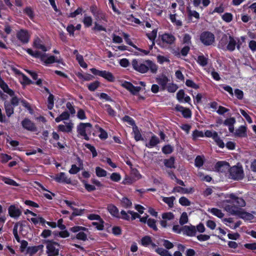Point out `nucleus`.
Segmentation results:
<instances>
[{"label":"nucleus","instance_id":"obj_48","mask_svg":"<svg viewBox=\"0 0 256 256\" xmlns=\"http://www.w3.org/2000/svg\"><path fill=\"white\" fill-rule=\"evenodd\" d=\"M204 164V158L200 156H198L195 158L194 165L197 168H200Z\"/></svg>","mask_w":256,"mask_h":256},{"label":"nucleus","instance_id":"obj_34","mask_svg":"<svg viewBox=\"0 0 256 256\" xmlns=\"http://www.w3.org/2000/svg\"><path fill=\"white\" fill-rule=\"evenodd\" d=\"M152 238L149 236H146L141 239V244L144 246H148L152 243Z\"/></svg>","mask_w":256,"mask_h":256},{"label":"nucleus","instance_id":"obj_18","mask_svg":"<svg viewBox=\"0 0 256 256\" xmlns=\"http://www.w3.org/2000/svg\"><path fill=\"white\" fill-rule=\"evenodd\" d=\"M79 164V166H77L76 164H72L71 168L68 170V172L70 174H75L78 172L80 170L83 168V162L82 160L78 157L77 158Z\"/></svg>","mask_w":256,"mask_h":256},{"label":"nucleus","instance_id":"obj_58","mask_svg":"<svg viewBox=\"0 0 256 256\" xmlns=\"http://www.w3.org/2000/svg\"><path fill=\"white\" fill-rule=\"evenodd\" d=\"M92 30L94 31H104L105 32H106V28L103 26L102 25L100 24L97 22H94V26L92 28Z\"/></svg>","mask_w":256,"mask_h":256},{"label":"nucleus","instance_id":"obj_38","mask_svg":"<svg viewBox=\"0 0 256 256\" xmlns=\"http://www.w3.org/2000/svg\"><path fill=\"white\" fill-rule=\"evenodd\" d=\"M174 150L173 146L169 144L164 146L162 148V152L165 154H172Z\"/></svg>","mask_w":256,"mask_h":256},{"label":"nucleus","instance_id":"obj_61","mask_svg":"<svg viewBox=\"0 0 256 256\" xmlns=\"http://www.w3.org/2000/svg\"><path fill=\"white\" fill-rule=\"evenodd\" d=\"M157 35V29H154L150 33L146 34L148 38L151 41H154Z\"/></svg>","mask_w":256,"mask_h":256},{"label":"nucleus","instance_id":"obj_6","mask_svg":"<svg viewBox=\"0 0 256 256\" xmlns=\"http://www.w3.org/2000/svg\"><path fill=\"white\" fill-rule=\"evenodd\" d=\"M91 72L95 75L101 76L109 82H114L115 81V78L113 74L106 70H100L96 69V68H92L90 69Z\"/></svg>","mask_w":256,"mask_h":256},{"label":"nucleus","instance_id":"obj_15","mask_svg":"<svg viewBox=\"0 0 256 256\" xmlns=\"http://www.w3.org/2000/svg\"><path fill=\"white\" fill-rule=\"evenodd\" d=\"M216 168L218 172L225 173L226 172H229L230 166L228 162L226 161H219L216 163Z\"/></svg>","mask_w":256,"mask_h":256},{"label":"nucleus","instance_id":"obj_64","mask_svg":"<svg viewBox=\"0 0 256 256\" xmlns=\"http://www.w3.org/2000/svg\"><path fill=\"white\" fill-rule=\"evenodd\" d=\"M110 178L113 182H118L121 179V176L119 173L113 172L110 175Z\"/></svg>","mask_w":256,"mask_h":256},{"label":"nucleus","instance_id":"obj_16","mask_svg":"<svg viewBox=\"0 0 256 256\" xmlns=\"http://www.w3.org/2000/svg\"><path fill=\"white\" fill-rule=\"evenodd\" d=\"M183 234L188 236H194L196 233V230L194 226H184L182 227Z\"/></svg>","mask_w":256,"mask_h":256},{"label":"nucleus","instance_id":"obj_25","mask_svg":"<svg viewBox=\"0 0 256 256\" xmlns=\"http://www.w3.org/2000/svg\"><path fill=\"white\" fill-rule=\"evenodd\" d=\"M4 107L6 116L10 118L14 112V107L6 100L4 102Z\"/></svg>","mask_w":256,"mask_h":256},{"label":"nucleus","instance_id":"obj_22","mask_svg":"<svg viewBox=\"0 0 256 256\" xmlns=\"http://www.w3.org/2000/svg\"><path fill=\"white\" fill-rule=\"evenodd\" d=\"M179 192L181 194H192L194 192L193 188H184L180 186H175L172 190V192Z\"/></svg>","mask_w":256,"mask_h":256},{"label":"nucleus","instance_id":"obj_35","mask_svg":"<svg viewBox=\"0 0 256 256\" xmlns=\"http://www.w3.org/2000/svg\"><path fill=\"white\" fill-rule=\"evenodd\" d=\"M133 132L134 133V138L136 141H140L143 140L142 136L137 126L133 128Z\"/></svg>","mask_w":256,"mask_h":256},{"label":"nucleus","instance_id":"obj_49","mask_svg":"<svg viewBox=\"0 0 256 256\" xmlns=\"http://www.w3.org/2000/svg\"><path fill=\"white\" fill-rule=\"evenodd\" d=\"M170 18L171 22L175 25L180 26H182V22L180 20H177L176 19V14H170Z\"/></svg>","mask_w":256,"mask_h":256},{"label":"nucleus","instance_id":"obj_5","mask_svg":"<svg viewBox=\"0 0 256 256\" xmlns=\"http://www.w3.org/2000/svg\"><path fill=\"white\" fill-rule=\"evenodd\" d=\"M230 176L234 180H241L244 177V173L242 166H234L229 170Z\"/></svg>","mask_w":256,"mask_h":256},{"label":"nucleus","instance_id":"obj_27","mask_svg":"<svg viewBox=\"0 0 256 256\" xmlns=\"http://www.w3.org/2000/svg\"><path fill=\"white\" fill-rule=\"evenodd\" d=\"M94 16L96 20H102L104 22H107L106 14L100 9H98V10L96 11V12L94 15Z\"/></svg>","mask_w":256,"mask_h":256},{"label":"nucleus","instance_id":"obj_51","mask_svg":"<svg viewBox=\"0 0 256 256\" xmlns=\"http://www.w3.org/2000/svg\"><path fill=\"white\" fill-rule=\"evenodd\" d=\"M162 217L163 220H170L174 218V216L172 212H166L163 213L162 215Z\"/></svg>","mask_w":256,"mask_h":256},{"label":"nucleus","instance_id":"obj_53","mask_svg":"<svg viewBox=\"0 0 256 256\" xmlns=\"http://www.w3.org/2000/svg\"><path fill=\"white\" fill-rule=\"evenodd\" d=\"M156 252L161 256H172L167 250L161 248H158Z\"/></svg>","mask_w":256,"mask_h":256},{"label":"nucleus","instance_id":"obj_52","mask_svg":"<svg viewBox=\"0 0 256 256\" xmlns=\"http://www.w3.org/2000/svg\"><path fill=\"white\" fill-rule=\"evenodd\" d=\"M84 146L92 152L93 158L98 156L96 150L94 146L90 144H84Z\"/></svg>","mask_w":256,"mask_h":256},{"label":"nucleus","instance_id":"obj_29","mask_svg":"<svg viewBox=\"0 0 256 256\" xmlns=\"http://www.w3.org/2000/svg\"><path fill=\"white\" fill-rule=\"evenodd\" d=\"M175 158L174 156H170V158L164 159V165L168 168H175L174 166Z\"/></svg>","mask_w":256,"mask_h":256},{"label":"nucleus","instance_id":"obj_13","mask_svg":"<svg viewBox=\"0 0 256 256\" xmlns=\"http://www.w3.org/2000/svg\"><path fill=\"white\" fill-rule=\"evenodd\" d=\"M54 180L58 183H64L70 184L72 183L71 179L66 176L65 172H60L55 176Z\"/></svg>","mask_w":256,"mask_h":256},{"label":"nucleus","instance_id":"obj_39","mask_svg":"<svg viewBox=\"0 0 256 256\" xmlns=\"http://www.w3.org/2000/svg\"><path fill=\"white\" fill-rule=\"evenodd\" d=\"M209 211L213 215L218 218H222L224 216V214L222 212V210L217 208H212Z\"/></svg>","mask_w":256,"mask_h":256},{"label":"nucleus","instance_id":"obj_54","mask_svg":"<svg viewBox=\"0 0 256 256\" xmlns=\"http://www.w3.org/2000/svg\"><path fill=\"white\" fill-rule=\"evenodd\" d=\"M188 216L186 212H183L180 218V224L181 225H184L188 222Z\"/></svg>","mask_w":256,"mask_h":256},{"label":"nucleus","instance_id":"obj_3","mask_svg":"<svg viewBox=\"0 0 256 256\" xmlns=\"http://www.w3.org/2000/svg\"><path fill=\"white\" fill-rule=\"evenodd\" d=\"M69 230L74 233L78 232L76 236H72L71 238L72 240L76 238L82 241H86L88 240L86 234L84 232V231L88 230L86 228L76 226L70 228Z\"/></svg>","mask_w":256,"mask_h":256},{"label":"nucleus","instance_id":"obj_36","mask_svg":"<svg viewBox=\"0 0 256 256\" xmlns=\"http://www.w3.org/2000/svg\"><path fill=\"white\" fill-rule=\"evenodd\" d=\"M79 179L84 184V188L88 192H91L96 190L95 186L88 184L86 180H81V178L80 177H79Z\"/></svg>","mask_w":256,"mask_h":256},{"label":"nucleus","instance_id":"obj_63","mask_svg":"<svg viewBox=\"0 0 256 256\" xmlns=\"http://www.w3.org/2000/svg\"><path fill=\"white\" fill-rule=\"evenodd\" d=\"M232 14L230 12H226L222 16V19L226 22H230L232 20Z\"/></svg>","mask_w":256,"mask_h":256},{"label":"nucleus","instance_id":"obj_42","mask_svg":"<svg viewBox=\"0 0 256 256\" xmlns=\"http://www.w3.org/2000/svg\"><path fill=\"white\" fill-rule=\"evenodd\" d=\"M168 81V77L165 76L157 79V82L163 88H166Z\"/></svg>","mask_w":256,"mask_h":256},{"label":"nucleus","instance_id":"obj_43","mask_svg":"<svg viewBox=\"0 0 256 256\" xmlns=\"http://www.w3.org/2000/svg\"><path fill=\"white\" fill-rule=\"evenodd\" d=\"M122 120L123 122H128L130 125L133 126V128L136 127V126L134 120L128 116H124L122 118Z\"/></svg>","mask_w":256,"mask_h":256},{"label":"nucleus","instance_id":"obj_57","mask_svg":"<svg viewBox=\"0 0 256 256\" xmlns=\"http://www.w3.org/2000/svg\"><path fill=\"white\" fill-rule=\"evenodd\" d=\"M72 216H82L85 210L84 209H79L76 208H72Z\"/></svg>","mask_w":256,"mask_h":256},{"label":"nucleus","instance_id":"obj_10","mask_svg":"<svg viewBox=\"0 0 256 256\" xmlns=\"http://www.w3.org/2000/svg\"><path fill=\"white\" fill-rule=\"evenodd\" d=\"M16 37L22 44H26L29 42L30 35L28 30L22 28L17 31Z\"/></svg>","mask_w":256,"mask_h":256},{"label":"nucleus","instance_id":"obj_17","mask_svg":"<svg viewBox=\"0 0 256 256\" xmlns=\"http://www.w3.org/2000/svg\"><path fill=\"white\" fill-rule=\"evenodd\" d=\"M8 212L10 216L13 218H17L22 214L21 210L14 205H11L9 206Z\"/></svg>","mask_w":256,"mask_h":256},{"label":"nucleus","instance_id":"obj_32","mask_svg":"<svg viewBox=\"0 0 256 256\" xmlns=\"http://www.w3.org/2000/svg\"><path fill=\"white\" fill-rule=\"evenodd\" d=\"M82 22L85 28H89L92 26V18L90 16L85 14Z\"/></svg>","mask_w":256,"mask_h":256},{"label":"nucleus","instance_id":"obj_11","mask_svg":"<svg viewBox=\"0 0 256 256\" xmlns=\"http://www.w3.org/2000/svg\"><path fill=\"white\" fill-rule=\"evenodd\" d=\"M122 86L128 90L132 95L136 96L140 91L142 90L140 86H134L130 82L124 81Z\"/></svg>","mask_w":256,"mask_h":256},{"label":"nucleus","instance_id":"obj_12","mask_svg":"<svg viewBox=\"0 0 256 256\" xmlns=\"http://www.w3.org/2000/svg\"><path fill=\"white\" fill-rule=\"evenodd\" d=\"M22 128L30 132H36L37 128L35 124L28 118H24L21 122Z\"/></svg>","mask_w":256,"mask_h":256},{"label":"nucleus","instance_id":"obj_37","mask_svg":"<svg viewBox=\"0 0 256 256\" xmlns=\"http://www.w3.org/2000/svg\"><path fill=\"white\" fill-rule=\"evenodd\" d=\"M186 10L188 12V16L189 18L194 17L196 19L200 18V14L196 10H192L189 7H187Z\"/></svg>","mask_w":256,"mask_h":256},{"label":"nucleus","instance_id":"obj_23","mask_svg":"<svg viewBox=\"0 0 256 256\" xmlns=\"http://www.w3.org/2000/svg\"><path fill=\"white\" fill-rule=\"evenodd\" d=\"M108 210L114 217L120 218L119 210L118 208L113 204H109L107 207Z\"/></svg>","mask_w":256,"mask_h":256},{"label":"nucleus","instance_id":"obj_31","mask_svg":"<svg viewBox=\"0 0 256 256\" xmlns=\"http://www.w3.org/2000/svg\"><path fill=\"white\" fill-rule=\"evenodd\" d=\"M23 12L24 13L27 15L32 20H34V10L31 7L26 6L24 9Z\"/></svg>","mask_w":256,"mask_h":256},{"label":"nucleus","instance_id":"obj_2","mask_svg":"<svg viewBox=\"0 0 256 256\" xmlns=\"http://www.w3.org/2000/svg\"><path fill=\"white\" fill-rule=\"evenodd\" d=\"M44 244H46V254L48 256H58L59 255L60 244L54 240H42Z\"/></svg>","mask_w":256,"mask_h":256},{"label":"nucleus","instance_id":"obj_47","mask_svg":"<svg viewBox=\"0 0 256 256\" xmlns=\"http://www.w3.org/2000/svg\"><path fill=\"white\" fill-rule=\"evenodd\" d=\"M96 173L98 177H104L107 174V172L106 170L99 166L96 168Z\"/></svg>","mask_w":256,"mask_h":256},{"label":"nucleus","instance_id":"obj_33","mask_svg":"<svg viewBox=\"0 0 256 256\" xmlns=\"http://www.w3.org/2000/svg\"><path fill=\"white\" fill-rule=\"evenodd\" d=\"M120 202L122 206L126 208H130L132 206V202L126 197L122 198Z\"/></svg>","mask_w":256,"mask_h":256},{"label":"nucleus","instance_id":"obj_30","mask_svg":"<svg viewBox=\"0 0 256 256\" xmlns=\"http://www.w3.org/2000/svg\"><path fill=\"white\" fill-rule=\"evenodd\" d=\"M208 58L202 54L198 56L196 62L202 66H205L208 64Z\"/></svg>","mask_w":256,"mask_h":256},{"label":"nucleus","instance_id":"obj_62","mask_svg":"<svg viewBox=\"0 0 256 256\" xmlns=\"http://www.w3.org/2000/svg\"><path fill=\"white\" fill-rule=\"evenodd\" d=\"M236 119L234 117H231L230 118H226L223 124L224 126H230L232 125H234V124L236 123Z\"/></svg>","mask_w":256,"mask_h":256},{"label":"nucleus","instance_id":"obj_14","mask_svg":"<svg viewBox=\"0 0 256 256\" xmlns=\"http://www.w3.org/2000/svg\"><path fill=\"white\" fill-rule=\"evenodd\" d=\"M174 110L176 112H180L182 116L185 118H190L192 117V112L188 108H184L180 105L177 104L175 106Z\"/></svg>","mask_w":256,"mask_h":256},{"label":"nucleus","instance_id":"obj_24","mask_svg":"<svg viewBox=\"0 0 256 256\" xmlns=\"http://www.w3.org/2000/svg\"><path fill=\"white\" fill-rule=\"evenodd\" d=\"M229 42L226 46V50L230 52H233L236 49V42L232 36H228Z\"/></svg>","mask_w":256,"mask_h":256},{"label":"nucleus","instance_id":"obj_44","mask_svg":"<svg viewBox=\"0 0 256 256\" xmlns=\"http://www.w3.org/2000/svg\"><path fill=\"white\" fill-rule=\"evenodd\" d=\"M106 108V110L108 112V114L111 116H114L116 115V111L112 108V106L108 104H105L102 106Z\"/></svg>","mask_w":256,"mask_h":256},{"label":"nucleus","instance_id":"obj_4","mask_svg":"<svg viewBox=\"0 0 256 256\" xmlns=\"http://www.w3.org/2000/svg\"><path fill=\"white\" fill-rule=\"evenodd\" d=\"M226 210L228 212L230 213L233 215H238L242 218H247L248 219L250 220L253 216L252 214L246 212L241 210L237 206H234L228 205L225 207Z\"/></svg>","mask_w":256,"mask_h":256},{"label":"nucleus","instance_id":"obj_1","mask_svg":"<svg viewBox=\"0 0 256 256\" xmlns=\"http://www.w3.org/2000/svg\"><path fill=\"white\" fill-rule=\"evenodd\" d=\"M131 64L134 70L140 74H145L149 70L152 73L156 74L158 70V66L149 60L133 59Z\"/></svg>","mask_w":256,"mask_h":256},{"label":"nucleus","instance_id":"obj_60","mask_svg":"<svg viewBox=\"0 0 256 256\" xmlns=\"http://www.w3.org/2000/svg\"><path fill=\"white\" fill-rule=\"evenodd\" d=\"M78 76L80 78H81L86 81L90 80L94 78V76L92 74H78Z\"/></svg>","mask_w":256,"mask_h":256},{"label":"nucleus","instance_id":"obj_19","mask_svg":"<svg viewBox=\"0 0 256 256\" xmlns=\"http://www.w3.org/2000/svg\"><path fill=\"white\" fill-rule=\"evenodd\" d=\"M161 38L163 42L168 44H172L176 41V38L171 34L164 33L162 36Z\"/></svg>","mask_w":256,"mask_h":256},{"label":"nucleus","instance_id":"obj_8","mask_svg":"<svg viewBox=\"0 0 256 256\" xmlns=\"http://www.w3.org/2000/svg\"><path fill=\"white\" fill-rule=\"evenodd\" d=\"M88 128H92V124L89 122H80L77 126V132L78 134L84 137V138L86 140H90L89 136H88L86 132L88 131Z\"/></svg>","mask_w":256,"mask_h":256},{"label":"nucleus","instance_id":"obj_50","mask_svg":"<svg viewBox=\"0 0 256 256\" xmlns=\"http://www.w3.org/2000/svg\"><path fill=\"white\" fill-rule=\"evenodd\" d=\"M100 82L96 80L90 84L88 86V88L90 91L94 92L100 86Z\"/></svg>","mask_w":256,"mask_h":256},{"label":"nucleus","instance_id":"obj_7","mask_svg":"<svg viewBox=\"0 0 256 256\" xmlns=\"http://www.w3.org/2000/svg\"><path fill=\"white\" fill-rule=\"evenodd\" d=\"M200 40L204 46H208L214 42L215 36L210 32L204 31L201 33Z\"/></svg>","mask_w":256,"mask_h":256},{"label":"nucleus","instance_id":"obj_59","mask_svg":"<svg viewBox=\"0 0 256 256\" xmlns=\"http://www.w3.org/2000/svg\"><path fill=\"white\" fill-rule=\"evenodd\" d=\"M179 203L182 206H189L190 205V202L185 196H182L179 199Z\"/></svg>","mask_w":256,"mask_h":256},{"label":"nucleus","instance_id":"obj_40","mask_svg":"<svg viewBox=\"0 0 256 256\" xmlns=\"http://www.w3.org/2000/svg\"><path fill=\"white\" fill-rule=\"evenodd\" d=\"M175 198L173 196L170 197H163L162 201L166 204L170 208H172L174 206V201Z\"/></svg>","mask_w":256,"mask_h":256},{"label":"nucleus","instance_id":"obj_56","mask_svg":"<svg viewBox=\"0 0 256 256\" xmlns=\"http://www.w3.org/2000/svg\"><path fill=\"white\" fill-rule=\"evenodd\" d=\"M186 84L187 86L193 88L195 90L199 88L200 86L191 80L188 79L186 81Z\"/></svg>","mask_w":256,"mask_h":256},{"label":"nucleus","instance_id":"obj_41","mask_svg":"<svg viewBox=\"0 0 256 256\" xmlns=\"http://www.w3.org/2000/svg\"><path fill=\"white\" fill-rule=\"evenodd\" d=\"M156 220L154 218H150L148 220L147 224L148 226L154 231H158V228L156 225Z\"/></svg>","mask_w":256,"mask_h":256},{"label":"nucleus","instance_id":"obj_28","mask_svg":"<svg viewBox=\"0 0 256 256\" xmlns=\"http://www.w3.org/2000/svg\"><path fill=\"white\" fill-rule=\"evenodd\" d=\"M235 135L238 137H246V126H241L238 129L236 130Z\"/></svg>","mask_w":256,"mask_h":256},{"label":"nucleus","instance_id":"obj_46","mask_svg":"<svg viewBox=\"0 0 256 256\" xmlns=\"http://www.w3.org/2000/svg\"><path fill=\"white\" fill-rule=\"evenodd\" d=\"M54 96L50 94L48 98V108L50 110L52 109L54 106Z\"/></svg>","mask_w":256,"mask_h":256},{"label":"nucleus","instance_id":"obj_9","mask_svg":"<svg viewBox=\"0 0 256 256\" xmlns=\"http://www.w3.org/2000/svg\"><path fill=\"white\" fill-rule=\"evenodd\" d=\"M227 198H230V199L226 200L228 203L235 205L238 208V206L244 207L246 204L245 200L242 198L238 197L234 194H230L227 196Z\"/></svg>","mask_w":256,"mask_h":256},{"label":"nucleus","instance_id":"obj_55","mask_svg":"<svg viewBox=\"0 0 256 256\" xmlns=\"http://www.w3.org/2000/svg\"><path fill=\"white\" fill-rule=\"evenodd\" d=\"M98 132H100V134L98 135L100 139L105 140L108 138V132L104 128L100 127L98 128Z\"/></svg>","mask_w":256,"mask_h":256},{"label":"nucleus","instance_id":"obj_20","mask_svg":"<svg viewBox=\"0 0 256 256\" xmlns=\"http://www.w3.org/2000/svg\"><path fill=\"white\" fill-rule=\"evenodd\" d=\"M32 46L35 48L41 50L43 52H46L48 50L42 41L38 36L34 39Z\"/></svg>","mask_w":256,"mask_h":256},{"label":"nucleus","instance_id":"obj_21","mask_svg":"<svg viewBox=\"0 0 256 256\" xmlns=\"http://www.w3.org/2000/svg\"><path fill=\"white\" fill-rule=\"evenodd\" d=\"M26 51L28 54L32 56V57L35 58H40L41 61L44 60V58L46 56V54H42L39 51H34L31 48H29L26 49Z\"/></svg>","mask_w":256,"mask_h":256},{"label":"nucleus","instance_id":"obj_26","mask_svg":"<svg viewBox=\"0 0 256 256\" xmlns=\"http://www.w3.org/2000/svg\"><path fill=\"white\" fill-rule=\"evenodd\" d=\"M160 142L159 138L155 135H152L148 144L146 146L148 148L154 147Z\"/></svg>","mask_w":256,"mask_h":256},{"label":"nucleus","instance_id":"obj_45","mask_svg":"<svg viewBox=\"0 0 256 256\" xmlns=\"http://www.w3.org/2000/svg\"><path fill=\"white\" fill-rule=\"evenodd\" d=\"M2 180L6 184L12 186H18V184L14 180L5 176L2 178Z\"/></svg>","mask_w":256,"mask_h":256}]
</instances>
